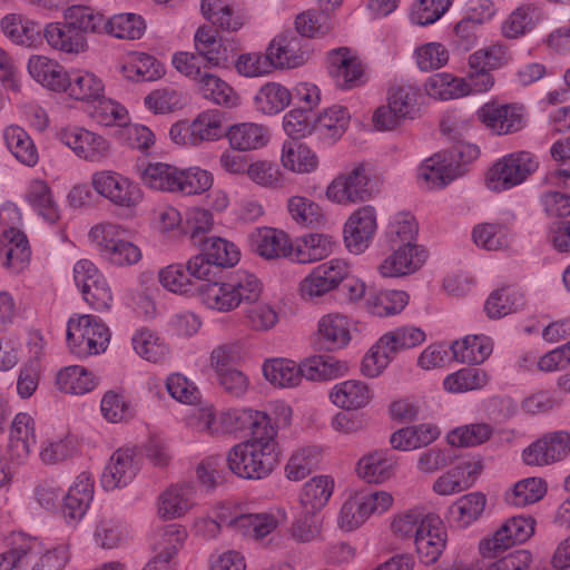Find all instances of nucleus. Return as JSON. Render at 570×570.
Wrapping results in <instances>:
<instances>
[{
	"label": "nucleus",
	"mask_w": 570,
	"mask_h": 570,
	"mask_svg": "<svg viewBox=\"0 0 570 570\" xmlns=\"http://www.w3.org/2000/svg\"><path fill=\"white\" fill-rule=\"evenodd\" d=\"M276 428L268 426L254 432L252 438L234 445L227 454L229 470L243 479H263L269 475L278 463Z\"/></svg>",
	"instance_id": "obj_1"
},
{
	"label": "nucleus",
	"mask_w": 570,
	"mask_h": 570,
	"mask_svg": "<svg viewBox=\"0 0 570 570\" xmlns=\"http://www.w3.org/2000/svg\"><path fill=\"white\" fill-rule=\"evenodd\" d=\"M263 283L252 272L239 269L225 282H209L197 288L200 303L217 313L236 311L244 302L261 298Z\"/></svg>",
	"instance_id": "obj_2"
},
{
	"label": "nucleus",
	"mask_w": 570,
	"mask_h": 570,
	"mask_svg": "<svg viewBox=\"0 0 570 570\" xmlns=\"http://www.w3.org/2000/svg\"><path fill=\"white\" fill-rule=\"evenodd\" d=\"M109 341V328L96 316L85 314L68 321L67 345L79 358L105 352Z\"/></svg>",
	"instance_id": "obj_3"
},
{
	"label": "nucleus",
	"mask_w": 570,
	"mask_h": 570,
	"mask_svg": "<svg viewBox=\"0 0 570 570\" xmlns=\"http://www.w3.org/2000/svg\"><path fill=\"white\" fill-rule=\"evenodd\" d=\"M539 168V159L530 151H514L498 159L488 170L485 185L492 191H504L523 184Z\"/></svg>",
	"instance_id": "obj_4"
},
{
	"label": "nucleus",
	"mask_w": 570,
	"mask_h": 570,
	"mask_svg": "<svg viewBox=\"0 0 570 570\" xmlns=\"http://www.w3.org/2000/svg\"><path fill=\"white\" fill-rule=\"evenodd\" d=\"M393 497L386 491L357 492L350 495L337 514V527L346 532L361 528L371 515L386 512Z\"/></svg>",
	"instance_id": "obj_5"
},
{
	"label": "nucleus",
	"mask_w": 570,
	"mask_h": 570,
	"mask_svg": "<svg viewBox=\"0 0 570 570\" xmlns=\"http://www.w3.org/2000/svg\"><path fill=\"white\" fill-rule=\"evenodd\" d=\"M90 183L99 196L119 208L135 209L144 199V193L139 185L116 170L95 171Z\"/></svg>",
	"instance_id": "obj_6"
},
{
	"label": "nucleus",
	"mask_w": 570,
	"mask_h": 570,
	"mask_svg": "<svg viewBox=\"0 0 570 570\" xmlns=\"http://www.w3.org/2000/svg\"><path fill=\"white\" fill-rule=\"evenodd\" d=\"M351 265L342 258H332L315 266L299 283L298 292L303 299L313 301L337 288L348 278Z\"/></svg>",
	"instance_id": "obj_7"
},
{
	"label": "nucleus",
	"mask_w": 570,
	"mask_h": 570,
	"mask_svg": "<svg viewBox=\"0 0 570 570\" xmlns=\"http://www.w3.org/2000/svg\"><path fill=\"white\" fill-rule=\"evenodd\" d=\"M534 520L527 515L507 519L491 537L480 541L481 556L493 559L513 546L525 542L534 533Z\"/></svg>",
	"instance_id": "obj_8"
},
{
	"label": "nucleus",
	"mask_w": 570,
	"mask_h": 570,
	"mask_svg": "<svg viewBox=\"0 0 570 570\" xmlns=\"http://www.w3.org/2000/svg\"><path fill=\"white\" fill-rule=\"evenodd\" d=\"M17 549H23L22 568L30 563V570H62L70 560L68 543L46 548L37 538L18 533L14 535Z\"/></svg>",
	"instance_id": "obj_9"
},
{
	"label": "nucleus",
	"mask_w": 570,
	"mask_h": 570,
	"mask_svg": "<svg viewBox=\"0 0 570 570\" xmlns=\"http://www.w3.org/2000/svg\"><path fill=\"white\" fill-rule=\"evenodd\" d=\"M368 183L366 167L360 163L337 175L326 187L325 196L338 205L361 203L371 197Z\"/></svg>",
	"instance_id": "obj_10"
},
{
	"label": "nucleus",
	"mask_w": 570,
	"mask_h": 570,
	"mask_svg": "<svg viewBox=\"0 0 570 570\" xmlns=\"http://www.w3.org/2000/svg\"><path fill=\"white\" fill-rule=\"evenodd\" d=\"M59 140L77 157L90 163H102L110 156L111 145L101 135L82 127H67L58 132Z\"/></svg>",
	"instance_id": "obj_11"
},
{
	"label": "nucleus",
	"mask_w": 570,
	"mask_h": 570,
	"mask_svg": "<svg viewBox=\"0 0 570 570\" xmlns=\"http://www.w3.org/2000/svg\"><path fill=\"white\" fill-rule=\"evenodd\" d=\"M480 121L497 135H510L520 131L527 124V114L517 104H484L478 110Z\"/></svg>",
	"instance_id": "obj_12"
},
{
	"label": "nucleus",
	"mask_w": 570,
	"mask_h": 570,
	"mask_svg": "<svg viewBox=\"0 0 570 570\" xmlns=\"http://www.w3.org/2000/svg\"><path fill=\"white\" fill-rule=\"evenodd\" d=\"M570 452V434L564 431L546 433L522 452L530 466H546L563 460Z\"/></svg>",
	"instance_id": "obj_13"
},
{
	"label": "nucleus",
	"mask_w": 570,
	"mask_h": 570,
	"mask_svg": "<svg viewBox=\"0 0 570 570\" xmlns=\"http://www.w3.org/2000/svg\"><path fill=\"white\" fill-rule=\"evenodd\" d=\"M483 465L474 458H461L451 469L440 474L432 484L438 495L448 497L463 492L475 483Z\"/></svg>",
	"instance_id": "obj_14"
},
{
	"label": "nucleus",
	"mask_w": 570,
	"mask_h": 570,
	"mask_svg": "<svg viewBox=\"0 0 570 570\" xmlns=\"http://www.w3.org/2000/svg\"><path fill=\"white\" fill-rule=\"evenodd\" d=\"M140 461L134 448H120L116 450L101 475V487L106 491L127 487L137 475Z\"/></svg>",
	"instance_id": "obj_15"
},
{
	"label": "nucleus",
	"mask_w": 570,
	"mask_h": 570,
	"mask_svg": "<svg viewBox=\"0 0 570 570\" xmlns=\"http://www.w3.org/2000/svg\"><path fill=\"white\" fill-rule=\"evenodd\" d=\"M392 252L377 266V272L385 278H399L414 274L426 259L425 250L420 245H391Z\"/></svg>",
	"instance_id": "obj_16"
},
{
	"label": "nucleus",
	"mask_w": 570,
	"mask_h": 570,
	"mask_svg": "<svg viewBox=\"0 0 570 570\" xmlns=\"http://www.w3.org/2000/svg\"><path fill=\"white\" fill-rule=\"evenodd\" d=\"M376 212L373 206L357 208L344 226V243L350 253L362 254L376 232Z\"/></svg>",
	"instance_id": "obj_17"
},
{
	"label": "nucleus",
	"mask_w": 570,
	"mask_h": 570,
	"mask_svg": "<svg viewBox=\"0 0 570 570\" xmlns=\"http://www.w3.org/2000/svg\"><path fill=\"white\" fill-rule=\"evenodd\" d=\"M446 539V529L442 519L435 513H429L414 539L421 562L428 566L436 562L443 553Z\"/></svg>",
	"instance_id": "obj_18"
},
{
	"label": "nucleus",
	"mask_w": 570,
	"mask_h": 570,
	"mask_svg": "<svg viewBox=\"0 0 570 570\" xmlns=\"http://www.w3.org/2000/svg\"><path fill=\"white\" fill-rule=\"evenodd\" d=\"M327 60L328 73L336 87L347 90L364 83V66L348 48L330 51Z\"/></svg>",
	"instance_id": "obj_19"
},
{
	"label": "nucleus",
	"mask_w": 570,
	"mask_h": 570,
	"mask_svg": "<svg viewBox=\"0 0 570 570\" xmlns=\"http://www.w3.org/2000/svg\"><path fill=\"white\" fill-rule=\"evenodd\" d=\"M36 442L35 419L26 412L17 413L9 430V459L18 464L26 463Z\"/></svg>",
	"instance_id": "obj_20"
},
{
	"label": "nucleus",
	"mask_w": 570,
	"mask_h": 570,
	"mask_svg": "<svg viewBox=\"0 0 570 570\" xmlns=\"http://www.w3.org/2000/svg\"><path fill=\"white\" fill-rule=\"evenodd\" d=\"M287 518L286 509L277 505L261 513H242L234 524L236 532L254 540H262L275 531L279 524L285 523Z\"/></svg>",
	"instance_id": "obj_21"
},
{
	"label": "nucleus",
	"mask_w": 570,
	"mask_h": 570,
	"mask_svg": "<svg viewBox=\"0 0 570 570\" xmlns=\"http://www.w3.org/2000/svg\"><path fill=\"white\" fill-rule=\"evenodd\" d=\"M95 494V480L91 473L81 472L63 497L62 513L70 521H80L87 513Z\"/></svg>",
	"instance_id": "obj_22"
},
{
	"label": "nucleus",
	"mask_w": 570,
	"mask_h": 570,
	"mask_svg": "<svg viewBox=\"0 0 570 570\" xmlns=\"http://www.w3.org/2000/svg\"><path fill=\"white\" fill-rule=\"evenodd\" d=\"M266 50L274 70L296 68L307 59L306 52L302 49V39L292 31L276 36Z\"/></svg>",
	"instance_id": "obj_23"
},
{
	"label": "nucleus",
	"mask_w": 570,
	"mask_h": 570,
	"mask_svg": "<svg viewBox=\"0 0 570 570\" xmlns=\"http://www.w3.org/2000/svg\"><path fill=\"white\" fill-rule=\"evenodd\" d=\"M337 243L332 235L312 233L304 235L292 243L291 261L299 264H311L332 255Z\"/></svg>",
	"instance_id": "obj_24"
},
{
	"label": "nucleus",
	"mask_w": 570,
	"mask_h": 570,
	"mask_svg": "<svg viewBox=\"0 0 570 570\" xmlns=\"http://www.w3.org/2000/svg\"><path fill=\"white\" fill-rule=\"evenodd\" d=\"M196 504V490L191 483H177L167 488L158 500V513L163 519L184 517Z\"/></svg>",
	"instance_id": "obj_25"
},
{
	"label": "nucleus",
	"mask_w": 570,
	"mask_h": 570,
	"mask_svg": "<svg viewBox=\"0 0 570 570\" xmlns=\"http://www.w3.org/2000/svg\"><path fill=\"white\" fill-rule=\"evenodd\" d=\"M462 175L459 166L449 161L442 153L425 159L417 168L419 180L429 189H439Z\"/></svg>",
	"instance_id": "obj_26"
},
{
	"label": "nucleus",
	"mask_w": 570,
	"mask_h": 570,
	"mask_svg": "<svg viewBox=\"0 0 570 570\" xmlns=\"http://www.w3.org/2000/svg\"><path fill=\"white\" fill-rule=\"evenodd\" d=\"M370 386L360 380H346L334 384L328 391V399L336 407L355 411L365 407L372 401Z\"/></svg>",
	"instance_id": "obj_27"
},
{
	"label": "nucleus",
	"mask_w": 570,
	"mask_h": 570,
	"mask_svg": "<svg viewBox=\"0 0 570 570\" xmlns=\"http://www.w3.org/2000/svg\"><path fill=\"white\" fill-rule=\"evenodd\" d=\"M397 460L390 450H376L363 455L356 464L358 478L367 483H382L394 474Z\"/></svg>",
	"instance_id": "obj_28"
},
{
	"label": "nucleus",
	"mask_w": 570,
	"mask_h": 570,
	"mask_svg": "<svg viewBox=\"0 0 570 570\" xmlns=\"http://www.w3.org/2000/svg\"><path fill=\"white\" fill-rule=\"evenodd\" d=\"M3 35L13 43L36 48L42 43L40 24L20 13H8L1 21Z\"/></svg>",
	"instance_id": "obj_29"
},
{
	"label": "nucleus",
	"mask_w": 570,
	"mask_h": 570,
	"mask_svg": "<svg viewBox=\"0 0 570 570\" xmlns=\"http://www.w3.org/2000/svg\"><path fill=\"white\" fill-rule=\"evenodd\" d=\"M281 164L291 173L308 175L317 170L320 158L305 142L299 140H285L281 150Z\"/></svg>",
	"instance_id": "obj_30"
},
{
	"label": "nucleus",
	"mask_w": 570,
	"mask_h": 570,
	"mask_svg": "<svg viewBox=\"0 0 570 570\" xmlns=\"http://www.w3.org/2000/svg\"><path fill=\"white\" fill-rule=\"evenodd\" d=\"M351 321L343 314L328 313L317 323L318 341L328 351L345 347L351 341Z\"/></svg>",
	"instance_id": "obj_31"
},
{
	"label": "nucleus",
	"mask_w": 570,
	"mask_h": 570,
	"mask_svg": "<svg viewBox=\"0 0 570 570\" xmlns=\"http://www.w3.org/2000/svg\"><path fill=\"white\" fill-rule=\"evenodd\" d=\"M42 33L47 43L55 50L78 55L87 49L86 37L80 31L75 30L66 20L48 23Z\"/></svg>",
	"instance_id": "obj_32"
},
{
	"label": "nucleus",
	"mask_w": 570,
	"mask_h": 570,
	"mask_svg": "<svg viewBox=\"0 0 570 570\" xmlns=\"http://www.w3.org/2000/svg\"><path fill=\"white\" fill-rule=\"evenodd\" d=\"M335 489V481L330 475H315L306 481L298 494L299 509L320 512L330 502Z\"/></svg>",
	"instance_id": "obj_33"
},
{
	"label": "nucleus",
	"mask_w": 570,
	"mask_h": 570,
	"mask_svg": "<svg viewBox=\"0 0 570 570\" xmlns=\"http://www.w3.org/2000/svg\"><path fill=\"white\" fill-rule=\"evenodd\" d=\"M61 91L70 98L88 104L97 100L105 91L102 80L95 73L85 70H71L67 73Z\"/></svg>",
	"instance_id": "obj_34"
},
{
	"label": "nucleus",
	"mask_w": 570,
	"mask_h": 570,
	"mask_svg": "<svg viewBox=\"0 0 570 570\" xmlns=\"http://www.w3.org/2000/svg\"><path fill=\"white\" fill-rule=\"evenodd\" d=\"M254 250L266 259L288 257L291 259L292 242L279 229L263 227L252 234Z\"/></svg>",
	"instance_id": "obj_35"
},
{
	"label": "nucleus",
	"mask_w": 570,
	"mask_h": 570,
	"mask_svg": "<svg viewBox=\"0 0 570 570\" xmlns=\"http://www.w3.org/2000/svg\"><path fill=\"white\" fill-rule=\"evenodd\" d=\"M348 364L331 355H314L301 363L302 379L312 382H328L345 376Z\"/></svg>",
	"instance_id": "obj_36"
},
{
	"label": "nucleus",
	"mask_w": 570,
	"mask_h": 570,
	"mask_svg": "<svg viewBox=\"0 0 570 570\" xmlns=\"http://www.w3.org/2000/svg\"><path fill=\"white\" fill-rule=\"evenodd\" d=\"M225 135L232 149L238 151L256 150L265 147L269 141L268 129L256 122L235 124Z\"/></svg>",
	"instance_id": "obj_37"
},
{
	"label": "nucleus",
	"mask_w": 570,
	"mask_h": 570,
	"mask_svg": "<svg viewBox=\"0 0 570 570\" xmlns=\"http://www.w3.org/2000/svg\"><path fill=\"white\" fill-rule=\"evenodd\" d=\"M195 49L206 60L208 67H223L229 60V50L218 31L210 27H200L194 36Z\"/></svg>",
	"instance_id": "obj_38"
},
{
	"label": "nucleus",
	"mask_w": 570,
	"mask_h": 570,
	"mask_svg": "<svg viewBox=\"0 0 570 570\" xmlns=\"http://www.w3.org/2000/svg\"><path fill=\"white\" fill-rule=\"evenodd\" d=\"M410 295L401 289L370 292L365 298V309L373 316L390 317L400 314L409 304Z\"/></svg>",
	"instance_id": "obj_39"
},
{
	"label": "nucleus",
	"mask_w": 570,
	"mask_h": 570,
	"mask_svg": "<svg viewBox=\"0 0 570 570\" xmlns=\"http://www.w3.org/2000/svg\"><path fill=\"white\" fill-rule=\"evenodd\" d=\"M196 89L204 99L225 108H235L240 104L236 90L215 73L204 71L196 83Z\"/></svg>",
	"instance_id": "obj_40"
},
{
	"label": "nucleus",
	"mask_w": 570,
	"mask_h": 570,
	"mask_svg": "<svg viewBox=\"0 0 570 570\" xmlns=\"http://www.w3.org/2000/svg\"><path fill=\"white\" fill-rule=\"evenodd\" d=\"M244 325L253 333L263 334L274 330L279 323V309L271 302L255 298L244 302Z\"/></svg>",
	"instance_id": "obj_41"
},
{
	"label": "nucleus",
	"mask_w": 570,
	"mask_h": 570,
	"mask_svg": "<svg viewBox=\"0 0 570 570\" xmlns=\"http://www.w3.org/2000/svg\"><path fill=\"white\" fill-rule=\"evenodd\" d=\"M350 112L343 106L334 105L322 111L313 122V132L320 139L334 142L346 131L350 124Z\"/></svg>",
	"instance_id": "obj_42"
},
{
	"label": "nucleus",
	"mask_w": 570,
	"mask_h": 570,
	"mask_svg": "<svg viewBox=\"0 0 570 570\" xmlns=\"http://www.w3.org/2000/svg\"><path fill=\"white\" fill-rule=\"evenodd\" d=\"M99 377L81 365H69L56 375V385L62 393L83 395L94 391Z\"/></svg>",
	"instance_id": "obj_43"
},
{
	"label": "nucleus",
	"mask_w": 570,
	"mask_h": 570,
	"mask_svg": "<svg viewBox=\"0 0 570 570\" xmlns=\"http://www.w3.org/2000/svg\"><path fill=\"white\" fill-rule=\"evenodd\" d=\"M220 412L225 433L249 430L253 435L254 432L273 426L271 417L262 411L243 407Z\"/></svg>",
	"instance_id": "obj_44"
},
{
	"label": "nucleus",
	"mask_w": 570,
	"mask_h": 570,
	"mask_svg": "<svg viewBox=\"0 0 570 570\" xmlns=\"http://www.w3.org/2000/svg\"><path fill=\"white\" fill-rule=\"evenodd\" d=\"M29 75L43 87L61 91L68 71L56 60L41 55H33L28 60Z\"/></svg>",
	"instance_id": "obj_45"
},
{
	"label": "nucleus",
	"mask_w": 570,
	"mask_h": 570,
	"mask_svg": "<svg viewBox=\"0 0 570 570\" xmlns=\"http://www.w3.org/2000/svg\"><path fill=\"white\" fill-rule=\"evenodd\" d=\"M1 254L6 257L3 265L14 272L24 268L30 258V247L26 235L17 227L3 230Z\"/></svg>",
	"instance_id": "obj_46"
},
{
	"label": "nucleus",
	"mask_w": 570,
	"mask_h": 570,
	"mask_svg": "<svg viewBox=\"0 0 570 570\" xmlns=\"http://www.w3.org/2000/svg\"><path fill=\"white\" fill-rule=\"evenodd\" d=\"M24 198L27 203L48 223L55 224L60 219V210L53 198L51 188L42 179L30 181Z\"/></svg>",
	"instance_id": "obj_47"
},
{
	"label": "nucleus",
	"mask_w": 570,
	"mask_h": 570,
	"mask_svg": "<svg viewBox=\"0 0 570 570\" xmlns=\"http://www.w3.org/2000/svg\"><path fill=\"white\" fill-rule=\"evenodd\" d=\"M493 343L485 335H466L451 344L453 357L460 363L481 364L492 353Z\"/></svg>",
	"instance_id": "obj_48"
},
{
	"label": "nucleus",
	"mask_w": 570,
	"mask_h": 570,
	"mask_svg": "<svg viewBox=\"0 0 570 570\" xmlns=\"http://www.w3.org/2000/svg\"><path fill=\"white\" fill-rule=\"evenodd\" d=\"M186 538L187 531L179 524H168L159 529L154 535V551L156 556L151 560L170 564L171 559L184 546Z\"/></svg>",
	"instance_id": "obj_49"
},
{
	"label": "nucleus",
	"mask_w": 570,
	"mask_h": 570,
	"mask_svg": "<svg viewBox=\"0 0 570 570\" xmlns=\"http://www.w3.org/2000/svg\"><path fill=\"white\" fill-rule=\"evenodd\" d=\"M6 146L14 158L24 166L32 167L39 160L36 145L24 129L9 126L3 131Z\"/></svg>",
	"instance_id": "obj_50"
},
{
	"label": "nucleus",
	"mask_w": 570,
	"mask_h": 570,
	"mask_svg": "<svg viewBox=\"0 0 570 570\" xmlns=\"http://www.w3.org/2000/svg\"><path fill=\"white\" fill-rule=\"evenodd\" d=\"M322 449L308 445L297 449L285 465V475L291 481H301L318 468L322 461Z\"/></svg>",
	"instance_id": "obj_51"
},
{
	"label": "nucleus",
	"mask_w": 570,
	"mask_h": 570,
	"mask_svg": "<svg viewBox=\"0 0 570 570\" xmlns=\"http://www.w3.org/2000/svg\"><path fill=\"white\" fill-rule=\"evenodd\" d=\"M265 379L277 387H294L302 381L301 364L287 358H271L263 364Z\"/></svg>",
	"instance_id": "obj_52"
},
{
	"label": "nucleus",
	"mask_w": 570,
	"mask_h": 570,
	"mask_svg": "<svg viewBox=\"0 0 570 570\" xmlns=\"http://www.w3.org/2000/svg\"><path fill=\"white\" fill-rule=\"evenodd\" d=\"M289 90L278 82L264 83L254 96L255 109L264 115H275L291 102Z\"/></svg>",
	"instance_id": "obj_53"
},
{
	"label": "nucleus",
	"mask_w": 570,
	"mask_h": 570,
	"mask_svg": "<svg viewBox=\"0 0 570 570\" xmlns=\"http://www.w3.org/2000/svg\"><path fill=\"white\" fill-rule=\"evenodd\" d=\"M137 171L146 186L175 193L178 168L165 163H149L146 166H137Z\"/></svg>",
	"instance_id": "obj_54"
},
{
	"label": "nucleus",
	"mask_w": 570,
	"mask_h": 570,
	"mask_svg": "<svg viewBox=\"0 0 570 570\" xmlns=\"http://www.w3.org/2000/svg\"><path fill=\"white\" fill-rule=\"evenodd\" d=\"M485 505L487 497L482 492H470L456 499L450 514L459 527L466 528L481 518Z\"/></svg>",
	"instance_id": "obj_55"
},
{
	"label": "nucleus",
	"mask_w": 570,
	"mask_h": 570,
	"mask_svg": "<svg viewBox=\"0 0 570 570\" xmlns=\"http://www.w3.org/2000/svg\"><path fill=\"white\" fill-rule=\"evenodd\" d=\"M425 92L439 100L459 99L466 96V83L462 77L448 72L435 73L424 83Z\"/></svg>",
	"instance_id": "obj_56"
},
{
	"label": "nucleus",
	"mask_w": 570,
	"mask_h": 570,
	"mask_svg": "<svg viewBox=\"0 0 570 570\" xmlns=\"http://www.w3.org/2000/svg\"><path fill=\"white\" fill-rule=\"evenodd\" d=\"M472 237L476 246L487 250H499L511 242L509 223L488 222L473 228Z\"/></svg>",
	"instance_id": "obj_57"
},
{
	"label": "nucleus",
	"mask_w": 570,
	"mask_h": 570,
	"mask_svg": "<svg viewBox=\"0 0 570 570\" xmlns=\"http://www.w3.org/2000/svg\"><path fill=\"white\" fill-rule=\"evenodd\" d=\"M129 236V229L114 222H101L94 225L88 232L90 245L104 258L120 238Z\"/></svg>",
	"instance_id": "obj_58"
},
{
	"label": "nucleus",
	"mask_w": 570,
	"mask_h": 570,
	"mask_svg": "<svg viewBox=\"0 0 570 570\" xmlns=\"http://www.w3.org/2000/svg\"><path fill=\"white\" fill-rule=\"evenodd\" d=\"M547 491V482L543 479L530 476L518 481L505 494V501L510 505L523 508L539 502Z\"/></svg>",
	"instance_id": "obj_59"
},
{
	"label": "nucleus",
	"mask_w": 570,
	"mask_h": 570,
	"mask_svg": "<svg viewBox=\"0 0 570 570\" xmlns=\"http://www.w3.org/2000/svg\"><path fill=\"white\" fill-rule=\"evenodd\" d=\"M185 105V94L171 86L155 89L144 98V106L155 115L175 112L183 109Z\"/></svg>",
	"instance_id": "obj_60"
},
{
	"label": "nucleus",
	"mask_w": 570,
	"mask_h": 570,
	"mask_svg": "<svg viewBox=\"0 0 570 570\" xmlns=\"http://www.w3.org/2000/svg\"><path fill=\"white\" fill-rule=\"evenodd\" d=\"M76 450L75 436L62 433L47 438L41 442L39 458L46 465H56L71 458Z\"/></svg>",
	"instance_id": "obj_61"
},
{
	"label": "nucleus",
	"mask_w": 570,
	"mask_h": 570,
	"mask_svg": "<svg viewBox=\"0 0 570 570\" xmlns=\"http://www.w3.org/2000/svg\"><path fill=\"white\" fill-rule=\"evenodd\" d=\"M224 115L217 109L202 111L190 121L196 145L218 140L223 131Z\"/></svg>",
	"instance_id": "obj_62"
},
{
	"label": "nucleus",
	"mask_w": 570,
	"mask_h": 570,
	"mask_svg": "<svg viewBox=\"0 0 570 570\" xmlns=\"http://www.w3.org/2000/svg\"><path fill=\"white\" fill-rule=\"evenodd\" d=\"M493 434V429L487 423L465 424L450 430L445 436L453 448H472L487 442Z\"/></svg>",
	"instance_id": "obj_63"
},
{
	"label": "nucleus",
	"mask_w": 570,
	"mask_h": 570,
	"mask_svg": "<svg viewBox=\"0 0 570 570\" xmlns=\"http://www.w3.org/2000/svg\"><path fill=\"white\" fill-rule=\"evenodd\" d=\"M131 342L135 352L148 362H161L169 355L168 345L150 330L137 331Z\"/></svg>",
	"instance_id": "obj_64"
}]
</instances>
